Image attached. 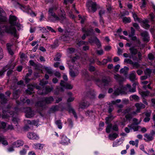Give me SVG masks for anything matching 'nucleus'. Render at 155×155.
I'll return each instance as SVG.
<instances>
[{"mask_svg": "<svg viewBox=\"0 0 155 155\" xmlns=\"http://www.w3.org/2000/svg\"><path fill=\"white\" fill-rule=\"evenodd\" d=\"M17 18L14 15H10L9 16V23L5 24L2 27L0 26V39L1 40L4 32L7 33L14 34L15 37L16 35V30L14 26H18V23H16Z\"/></svg>", "mask_w": 155, "mask_h": 155, "instance_id": "1", "label": "nucleus"}, {"mask_svg": "<svg viewBox=\"0 0 155 155\" xmlns=\"http://www.w3.org/2000/svg\"><path fill=\"white\" fill-rule=\"evenodd\" d=\"M129 50L130 51L129 56L130 58L132 59L134 61H137L138 59L137 55V54L139 61L141 60L142 56L140 52L138 51L137 49L135 48L134 47H131Z\"/></svg>", "mask_w": 155, "mask_h": 155, "instance_id": "2", "label": "nucleus"}, {"mask_svg": "<svg viewBox=\"0 0 155 155\" xmlns=\"http://www.w3.org/2000/svg\"><path fill=\"white\" fill-rule=\"evenodd\" d=\"M86 6L89 12H95L97 10V6L96 3L91 0H88L86 3Z\"/></svg>", "mask_w": 155, "mask_h": 155, "instance_id": "3", "label": "nucleus"}, {"mask_svg": "<svg viewBox=\"0 0 155 155\" xmlns=\"http://www.w3.org/2000/svg\"><path fill=\"white\" fill-rule=\"evenodd\" d=\"M102 82L104 84V86H110L112 82V79L109 77H106L102 78Z\"/></svg>", "mask_w": 155, "mask_h": 155, "instance_id": "4", "label": "nucleus"}, {"mask_svg": "<svg viewBox=\"0 0 155 155\" xmlns=\"http://www.w3.org/2000/svg\"><path fill=\"white\" fill-rule=\"evenodd\" d=\"M15 65L14 64H8L4 67L3 69L0 71V77H2L4 74V73L8 69L11 68L13 69L15 67Z\"/></svg>", "mask_w": 155, "mask_h": 155, "instance_id": "5", "label": "nucleus"}, {"mask_svg": "<svg viewBox=\"0 0 155 155\" xmlns=\"http://www.w3.org/2000/svg\"><path fill=\"white\" fill-rule=\"evenodd\" d=\"M81 30L83 32L85 33L87 36H92L94 34V30L91 28L86 29L83 27L81 28Z\"/></svg>", "mask_w": 155, "mask_h": 155, "instance_id": "6", "label": "nucleus"}, {"mask_svg": "<svg viewBox=\"0 0 155 155\" xmlns=\"http://www.w3.org/2000/svg\"><path fill=\"white\" fill-rule=\"evenodd\" d=\"M143 37V40L145 42H148L150 41V37L148 33L146 31H143L140 34Z\"/></svg>", "mask_w": 155, "mask_h": 155, "instance_id": "7", "label": "nucleus"}, {"mask_svg": "<svg viewBox=\"0 0 155 155\" xmlns=\"http://www.w3.org/2000/svg\"><path fill=\"white\" fill-rule=\"evenodd\" d=\"M138 123H133L130 124L128 125V127L131 129H133L134 131H138L139 129V127H140L137 125L139 124Z\"/></svg>", "mask_w": 155, "mask_h": 155, "instance_id": "8", "label": "nucleus"}, {"mask_svg": "<svg viewBox=\"0 0 155 155\" xmlns=\"http://www.w3.org/2000/svg\"><path fill=\"white\" fill-rule=\"evenodd\" d=\"M26 116L27 117L30 118L33 117L34 115V112L31 110L30 107H27L26 110Z\"/></svg>", "mask_w": 155, "mask_h": 155, "instance_id": "9", "label": "nucleus"}, {"mask_svg": "<svg viewBox=\"0 0 155 155\" xmlns=\"http://www.w3.org/2000/svg\"><path fill=\"white\" fill-rule=\"evenodd\" d=\"M135 105L137 108L136 110L137 113L140 112L141 109H144L145 107V105L141 103H137L135 104Z\"/></svg>", "mask_w": 155, "mask_h": 155, "instance_id": "10", "label": "nucleus"}, {"mask_svg": "<svg viewBox=\"0 0 155 155\" xmlns=\"http://www.w3.org/2000/svg\"><path fill=\"white\" fill-rule=\"evenodd\" d=\"M60 38L61 40L63 41H68L70 39L69 32H65V33L61 36Z\"/></svg>", "mask_w": 155, "mask_h": 155, "instance_id": "11", "label": "nucleus"}, {"mask_svg": "<svg viewBox=\"0 0 155 155\" xmlns=\"http://www.w3.org/2000/svg\"><path fill=\"white\" fill-rule=\"evenodd\" d=\"M27 137L30 139L37 140L39 138L38 136L33 132H29L27 134Z\"/></svg>", "mask_w": 155, "mask_h": 155, "instance_id": "12", "label": "nucleus"}, {"mask_svg": "<svg viewBox=\"0 0 155 155\" xmlns=\"http://www.w3.org/2000/svg\"><path fill=\"white\" fill-rule=\"evenodd\" d=\"M60 84L61 86L65 87L66 89H71L73 88V86L71 85L65 83L64 81L62 80L61 81Z\"/></svg>", "mask_w": 155, "mask_h": 155, "instance_id": "13", "label": "nucleus"}, {"mask_svg": "<svg viewBox=\"0 0 155 155\" xmlns=\"http://www.w3.org/2000/svg\"><path fill=\"white\" fill-rule=\"evenodd\" d=\"M54 100V99L53 96H50L48 97H46L44 98V101L47 104H51Z\"/></svg>", "mask_w": 155, "mask_h": 155, "instance_id": "14", "label": "nucleus"}, {"mask_svg": "<svg viewBox=\"0 0 155 155\" xmlns=\"http://www.w3.org/2000/svg\"><path fill=\"white\" fill-rule=\"evenodd\" d=\"M69 140H70L66 136L63 135L61 143L63 144H67L69 142Z\"/></svg>", "mask_w": 155, "mask_h": 155, "instance_id": "15", "label": "nucleus"}, {"mask_svg": "<svg viewBox=\"0 0 155 155\" xmlns=\"http://www.w3.org/2000/svg\"><path fill=\"white\" fill-rule=\"evenodd\" d=\"M114 78L117 81L119 84L121 85L124 81V78L122 77H120L118 74L115 75Z\"/></svg>", "mask_w": 155, "mask_h": 155, "instance_id": "16", "label": "nucleus"}, {"mask_svg": "<svg viewBox=\"0 0 155 155\" xmlns=\"http://www.w3.org/2000/svg\"><path fill=\"white\" fill-rule=\"evenodd\" d=\"M129 77L130 79L132 82H134L137 80L136 73L134 71H133L130 74Z\"/></svg>", "mask_w": 155, "mask_h": 155, "instance_id": "17", "label": "nucleus"}, {"mask_svg": "<svg viewBox=\"0 0 155 155\" xmlns=\"http://www.w3.org/2000/svg\"><path fill=\"white\" fill-rule=\"evenodd\" d=\"M51 16H52L54 18H52V17L50 16H49L48 18V19L50 21H55L59 20L60 19L59 17L56 15L55 13Z\"/></svg>", "mask_w": 155, "mask_h": 155, "instance_id": "18", "label": "nucleus"}, {"mask_svg": "<svg viewBox=\"0 0 155 155\" xmlns=\"http://www.w3.org/2000/svg\"><path fill=\"white\" fill-rule=\"evenodd\" d=\"M81 74L82 77L86 80H88L89 78L88 72L85 70H82L81 71Z\"/></svg>", "mask_w": 155, "mask_h": 155, "instance_id": "19", "label": "nucleus"}, {"mask_svg": "<svg viewBox=\"0 0 155 155\" xmlns=\"http://www.w3.org/2000/svg\"><path fill=\"white\" fill-rule=\"evenodd\" d=\"M0 99L2 104H6L7 101V99L4 94H0Z\"/></svg>", "mask_w": 155, "mask_h": 155, "instance_id": "20", "label": "nucleus"}, {"mask_svg": "<svg viewBox=\"0 0 155 155\" xmlns=\"http://www.w3.org/2000/svg\"><path fill=\"white\" fill-rule=\"evenodd\" d=\"M144 137L145 138H144V140L146 142L152 141L154 139L153 137H151L149 134H145L144 135Z\"/></svg>", "mask_w": 155, "mask_h": 155, "instance_id": "21", "label": "nucleus"}, {"mask_svg": "<svg viewBox=\"0 0 155 155\" xmlns=\"http://www.w3.org/2000/svg\"><path fill=\"white\" fill-rule=\"evenodd\" d=\"M44 99L42 101H40L37 102L35 106L37 107H41L42 109L45 108V104L44 103Z\"/></svg>", "mask_w": 155, "mask_h": 155, "instance_id": "22", "label": "nucleus"}, {"mask_svg": "<svg viewBox=\"0 0 155 155\" xmlns=\"http://www.w3.org/2000/svg\"><path fill=\"white\" fill-rule=\"evenodd\" d=\"M114 119L113 116L111 114L109 115L108 116L106 117L105 120V123L107 124H110V122Z\"/></svg>", "mask_w": 155, "mask_h": 155, "instance_id": "23", "label": "nucleus"}, {"mask_svg": "<svg viewBox=\"0 0 155 155\" xmlns=\"http://www.w3.org/2000/svg\"><path fill=\"white\" fill-rule=\"evenodd\" d=\"M61 19L64 20L66 18V14L64 11L63 10L60 9V12L59 15Z\"/></svg>", "mask_w": 155, "mask_h": 155, "instance_id": "24", "label": "nucleus"}, {"mask_svg": "<svg viewBox=\"0 0 155 155\" xmlns=\"http://www.w3.org/2000/svg\"><path fill=\"white\" fill-rule=\"evenodd\" d=\"M86 95L90 98H94L95 97V94L93 91H90L87 92Z\"/></svg>", "mask_w": 155, "mask_h": 155, "instance_id": "25", "label": "nucleus"}, {"mask_svg": "<svg viewBox=\"0 0 155 155\" xmlns=\"http://www.w3.org/2000/svg\"><path fill=\"white\" fill-rule=\"evenodd\" d=\"M24 143L23 141L21 140H18L16 142H14L13 145L16 147H19L22 146Z\"/></svg>", "mask_w": 155, "mask_h": 155, "instance_id": "26", "label": "nucleus"}, {"mask_svg": "<svg viewBox=\"0 0 155 155\" xmlns=\"http://www.w3.org/2000/svg\"><path fill=\"white\" fill-rule=\"evenodd\" d=\"M139 93L141 95L142 97L143 98H145V97L148 96L150 93L149 91H140Z\"/></svg>", "mask_w": 155, "mask_h": 155, "instance_id": "27", "label": "nucleus"}, {"mask_svg": "<svg viewBox=\"0 0 155 155\" xmlns=\"http://www.w3.org/2000/svg\"><path fill=\"white\" fill-rule=\"evenodd\" d=\"M118 136V134L116 133H114L113 134H109L108 137L110 140H114Z\"/></svg>", "mask_w": 155, "mask_h": 155, "instance_id": "28", "label": "nucleus"}, {"mask_svg": "<svg viewBox=\"0 0 155 155\" xmlns=\"http://www.w3.org/2000/svg\"><path fill=\"white\" fill-rule=\"evenodd\" d=\"M12 45L9 43H7L6 45L7 48L9 53L12 55L14 54V52L11 48V47Z\"/></svg>", "mask_w": 155, "mask_h": 155, "instance_id": "29", "label": "nucleus"}, {"mask_svg": "<svg viewBox=\"0 0 155 155\" xmlns=\"http://www.w3.org/2000/svg\"><path fill=\"white\" fill-rule=\"evenodd\" d=\"M132 14L134 21H137L140 23L141 22V19L137 17V15L135 12H132Z\"/></svg>", "mask_w": 155, "mask_h": 155, "instance_id": "30", "label": "nucleus"}, {"mask_svg": "<svg viewBox=\"0 0 155 155\" xmlns=\"http://www.w3.org/2000/svg\"><path fill=\"white\" fill-rule=\"evenodd\" d=\"M132 65L134 69H138L141 68L140 65L138 62H133Z\"/></svg>", "mask_w": 155, "mask_h": 155, "instance_id": "31", "label": "nucleus"}, {"mask_svg": "<svg viewBox=\"0 0 155 155\" xmlns=\"http://www.w3.org/2000/svg\"><path fill=\"white\" fill-rule=\"evenodd\" d=\"M123 91L120 88H118L115 90L114 92V94L115 95H118L120 94H122Z\"/></svg>", "mask_w": 155, "mask_h": 155, "instance_id": "32", "label": "nucleus"}, {"mask_svg": "<svg viewBox=\"0 0 155 155\" xmlns=\"http://www.w3.org/2000/svg\"><path fill=\"white\" fill-rule=\"evenodd\" d=\"M69 74L71 77L74 78L78 75V73H75L74 71L72 70H70Z\"/></svg>", "mask_w": 155, "mask_h": 155, "instance_id": "33", "label": "nucleus"}, {"mask_svg": "<svg viewBox=\"0 0 155 155\" xmlns=\"http://www.w3.org/2000/svg\"><path fill=\"white\" fill-rule=\"evenodd\" d=\"M7 18L6 14L5 15H0V22H4L7 21Z\"/></svg>", "mask_w": 155, "mask_h": 155, "instance_id": "34", "label": "nucleus"}, {"mask_svg": "<svg viewBox=\"0 0 155 155\" xmlns=\"http://www.w3.org/2000/svg\"><path fill=\"white\" fill-rule=\"evenodd\" d=\"M122 21L125 23H129L131 21V19L130 17H124L123 18Z\"/></svg>", "mask_w": 155, "mask_h": 155, "instance_id": "35", "label": "nucleus"}, {"mask_svg": "<svg viewBox=\"0 0 155 155\" xmlns=\"http://www.w3.org/2000/svg\"><path fill=\"white\" fill-rule=\"evenodd\" d=\"M114 110V107L113 105L111 104H109L108 108V112L110 114H111V112Z\"/></svg>", "mask_w": 155, "mask_h": 155, "instance_id": "36", "label": "nucleus"}, {"mask_svg": "<svg viewBox=\"0 0 155 155\" xmlns=\"http://www.w3.org/2000/svg\"><path fill=\"white\" fill-rule=\"evenodd\" d=\"M108 125L107 126L106 129V132L107 133H109L110 132V129L112 128V124H107Z\"/></svg>", "mask_w": 155, "mask_h": 155, "instance_id": "37", "label": "nucleus"}, {"mask_svg": "<svg viewBox=\"0 0 155 155\" xmlns=\"http://www.w3.org/2000/svg\"><path fill=\"white\" fill-rule=\"evenodd\" d=\"M129 68L128 67L124 66V68L120 69V72L121 73H126L129 70Z\"/></svg>", "mask_w": 155, "mask_h": 155, "instance_id": "38", "label": "nucleus"}, {"mask_svg": "<svg viewBox=\"0 0 155 155\" xmlns=\"http://www.w3.org/2000/svg\"><path fill=\"white\" fill-rule=\"evenodd\" d=\"M55 124L57 125L58 128L61 129L62 128V123L60 120H56L55 122Z\"/></svg>", "mask_w": 155, "mask_h": 155, "instance_id": "39", "label": "nucleus"}, {"mask_svg": "<svg viewBox=\"0 0 155 155\" xmlns=\"http://www.w3.org/2000/svg\"><path fill=\"white\" fill-rule=\"evenodd\" d=\"M69 112L70 113H71L73 114L74 117L77 119L78 118V117L77 115V114L75 111L74 110L73 108H71L69 110Z\"/></svg>", "mask_w": 155, "mask_h": 155, "instance_id": "40", "label": "nucleus"}, {"mask_svg": "<svg viewBox=\"0 0 155 155\" xmlns=\"http://www.w3.org/2000/svg\"><path fill=\"white\" fill-rule=\"evenodd\" d=\"M69 112L70 113H71L73 114L74 117L77 119L78 118V117L77 115V114L75 111L74 110L73 108H71L69 110Z\"/></svg>", "mask_w": 155, "mask_h": 155, "instance_id": "41", "label": "nucleus"}, {"mask_svg": "<svg viewBox=\"0 0 155 155\" xmlns=\"http://www.w3.org/2000/svg\"><path fill=\"white\" fill-rule=\"evenodd\" d=\"M87 43H88L87 42L81 41L77 43V47L78 48V47H80L83 45H85Z\"/></svg>", "mask_w": 155, "mask_h": 155, "instance_id": "42", "label": "nucleus"}, {"mask_svg": "<svg viewBox=\"0 0 155 155\" xmlns=\"http://www.w3.org/2000/svg\"><path fill=\"white\" fill-rule=\"evenodd\" d=\"M58 45V41L57 40H55L53 44L51 45V47L53 49H54L57 47Z\"/></svg>", "mask_w": 155, "mask_h": 155, "instance_id": "43", "label": "nucleus"}, {"mask_svg": "<svg viewBox=\"0 0 155 155\" xmlns=\"http://www.w3.org/2000/svg\"><path fill=\"white\" fill-rule=\"evenodd\" d=\"M45 69L48 74H53L52 71L50 68L45 67Z\"/></svg>", "mask_w": 155, "mask_h": 155, "instance_id": "44", "label": "nucleus"}, {"mask_svg": "<svg viewBox=\"0 0 155 155\" xmlns=\"http://www.w3.org/2000/svg\"><path fill=\"white\" fill-rule=\"evenodd\" d=\"M43 144L40 143H38L35 144V148L39 150L42 149L43 147Z\"/></svg>", "mask_w": 155, "mask_h": 155, "instance_id": "45", "label": "nucleus"}, {"mask_svg": "<svg viewBox=\"0 0 155 155\" xmlns=\"http://www.w3.org/2000/svg\"><path fill=\"white\" fill-rule=\"evenodd\" d=\"M96 41L95 42V43L97 46V48H100L101 47V42L97 38H96Z\"/></svg>", "mask_w": 155, "mask_h": 155, "instance_id": "46", "label": "nucleus"}, {"mask_svg": "<svg viewBox=\"0 0 155 155\" xmlns=\"http://www.w3.org/2000/svg\"><path fill=\"white\" fill-rule=\"evenodd\" d=\"M19 119L16 117H13L12 121L14 123L16 126L18 124V121L19 120Z\"/></svg>", "mask_w": 155, "mask_h": 155, "instance_id": "47", "label": "nucleus"}, {"mask_svg": "<svg viewBox=\"0 0 155 155\" xmlns=\"http://www.w3.org/2000/svg\"><path fill=\"white\" fill-rule=\"evenodd\" d=\"M151 113V111L150 110L147 111L144 113L146 117H150Z\"/></svg>", "mask_w": 155, "mask_h": 155, "instance_id": "48", "label": "nucleus"}, {"mask_svg": "<svg viewBox=\"0 0 155 155\" xmlns=\"http://www.w3.org/2000/svg\"><path fill=\"white\" fill-rule=\"evenodd\" d=\"M48 81L45 80L44 79H42L40 81V85L42 86H44L48 83Z\"/></svg>", "mask_w": 155, "mask_h": 155, "instance_id": "49", "label": "nucleus"}, {"mask_svg": "<svg viewBox=\"0 0 155 155\" xmlns=\"http://www.w3.org/2000/svg\"><path fill=\"white\" fill-rule=\"evenodd\" d=\"M54 8H50L49 9V10L48 11V14L51 16H52L54 14H55V13L53 12V10L54 9Z\"/></svg>", "mask_w": 155, "mask_h": 155, "instance_id": "50", "label": "nucleus"}, {"mask_svg": "<svg viewBox=\"0 0 155 155\" xmlns=\"http://www.w3.org/2000/svg\"><path fill=\"white\" fill-rule=\"evenodd\" d=\"M51 110L54 112L58 111L59 110V107L57 105L51 107Z\"/></svg>", "mask_w": 155, "mask_h": 155, "instance_id": "51", "label": "nucleus"}, {"mask_svg": "<svg viewBox=\"0 0 155 155\" xmlns=\"http://www.w3.org/2000/svg\"><path fill=\"white\" fill-rule=\"evenodd\" d=\"M132 117L133 116L132 115V114H127L125 116V117L127 120L129 121L132 118Z\"/></svg>", "mask_w": 155, "mask_h": 155, "instance_id": "52", "label": "nucleus"}, {"mask_svg": "<svg viewBox=\"0 0 155 155\" xmlns=\"http://www.w3.org/2000/svg\"><path fill=\"white\" fill-rule=\"evenodd\" d=\"M147 0H142V4L140 7L141 8H145L147 4Z\"/></svg>", "mask_w": 155, "mask_h": 155, "instance_id": "53", "label": "nucleus"}, {"mask_svg": "<svg viewBox=\"0 0 155 155\" xmlns=\"http://www.w3.org/2000/svg\"><path fill=\"white\" fill-rule=\"evenodd\" d=\"M148 59L150 60H153L154 59V55L151 53H150L148 55Z\"/></svg>", "mask_w": 155, "mask_h": 155, "instance_id": "54", "label": "nucleus"}, {"mask_svg": "<svg viewBox=\"0 0 155 155\" xmlns=\"http://www.w3.org/2000/svg\"><path fill=\"white\" fill-rule=\"evenodd\" d=\"M124 62L131 65L133 62V61L127 58L125 59L124 60Z\"/></svg>", "mask_w": 155, "mask_h": 155, "instance_id": "55", "label": "nucleus"}, {"mask_svg": "<svg viewBox=\"0 0 155 155\" xmlns=\"http://www.w3.org/2000/svg\"><path fill=\"white\" fill-rule=\"evenodd\" d=\"M105 11L104 9H101L99 11V15L100 17H102L103 15L105 14Z\"/></svg>", "mask_w": 155, "mask_h": 155, "instance_id": "56", "label": "nucleus"}, {"mask_svg": "<svg viewBox=\"0 0 155 155\" xmlns=\"http://www.w3.org/2000/svg\"><path fill=\"white\" fill-rule=\"evenodd\" d=\"M97 38L96 36H95L93 38H90L89 39L88 41L91 44H92L93 43H95L96 41V38Z\"/></svg>", "mask_w": 155, "mask_h": 155, "instance_id": "57", "label": "nucleus"}, {"mask_svg": "<svg viewBox=\"0 0 155 155\" xmlns=\"http://www.w3.org/2000/svg\"><path fill=\"white\" fill-rule=\"evenodd\" d=\"M52 89L50 87H45V94H47L50 92L52 90Z\"/></svg>", "mask_w": 155, "mask_h": 155, "instance_id": "58", "label": "nucleus"}, {"mask_svg": "<svg viewBox=\"0 0 155 155\" xmlns=\"http://www.w3.org/2000/svg\"><path fill=\"white\" fill-rule=\"evenodd\" d=\"M61 56V55L60 53L58 54L57 56L54 58V60L55 61H60Z\"/></svg>", "mask_w": 155, "mask_h": 155, "instance_id": "59", "label": "nucleus"}, {"mask_svg": "<svg viewBox=\"0 0 155 155\" xmlns=\"http://www.w3.org/2000/svg\"><path fill=\"white\" fill-rule=\"evenodd\" d=\"M152 72V70L149 68H147L144 71L145 74H147L148 75H150Z\"/></svg>", "mask_w": 155, "mask_h": 155, "instance_id": "60", "label": "nucleus"}, {"mask_svg": "<svg viewBox=\"0 0 155 155\" xmlns=\"http://www.w3.org/2000/svg\"><path fill=\"white\" fill-rule=\"evenodd\" d=\"M112 128L113 130L116 131H118L119 129L117 125L116 124L112 126Z\"/></svg>", "mask_w": 155, "mask_h": 155, "instance_id": "61", "label": "nucleus"}, {"mask_svg": "<svg viewBox=\"0 0 155 155\" xmlns=\"http://www.w3.org/2000/svg\"><path fill=\"white\" fill-rule=\"evenodd\" d=\"M135 30L133 27H131V34L129 35V36H132L135 34Z\"/></svg>", "mask_w": 155, "mask_h": 155, "instance_id": "62", "label": "nucleus"}, {"mask_svg": "<svg viewBox=\"0 0 155 155\" xmlns=\"http://www.w3.org/2000/svg\"><path fill=\"white\" fill-rule=\"evenodd\" d=\"M99 22L100 23V24L102 26H104V18L103 17H100L99 16Z\"/></svg>", "mask_w": 155, "mask_h": 155, "instance_id": "63", "label": "nucleus"}, {"mask_svg": "<svg viewBox=\"0 0 155 155\" xmlns=\"http://www.w3.org/2000/svg\"><path fill=\"white\" fill-rule=\"evenodd\" d=\"M95 68L94 67L90 65L89 68V70L91 72H93L95 71Z\"/></svg>", "mask_w": 155, "mask_h": 155, "instance_id": "64", "label": "nucleus"}]
</instances>
